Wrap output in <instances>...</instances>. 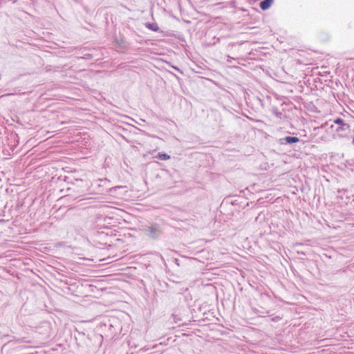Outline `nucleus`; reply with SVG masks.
I'll return each mask as SVG.
<instances>
[{
    "label": "nucleus",
    "instance_id": "423d86ee",
    "mask_svg": "<svg viewBox=\"0 0 354 354\" xmlns=\"http://www.w3.org/2000/svg\"><path fill=\"white\" fill-rule=\"evenodd\" d=\"M158 158L162 160H167L170 158V156L169 155H167V153H159L158 155Z\"/></svg>",
    "mask_w": 354,
    "mask_h": 354
},
{
    "label": "nucleus",
    "instance_id": "20e7f679",
    "mask_svg": "<svg viewBox=\"0 0 354 354\" xmlns=\"http://www.w3.org/2000/svg\"><path fill=\"white\" fill-rule=\"evenodd\" d=\"M283 140L288 144H291L298 142L299 139L297 137L286 136L283 138Z\"/></svg>",
    "mask_w": 354,
    "mask_h": 354
},
{
    "label": "nucleus",
    "instance_id": "f257e3e1",
    "mask_svg": "<svg viewBox=\"0 0 354 354\" xmlns=\"http://www.w3.org/2000/svg\"><path fill=\"white\" fill-rule=\"evenodd\" d=\"M350 132V125L343 124V126H338L333 135L334 139H341L346 138L348 136Z\"/></svg>",
    "mask_w": 354,
    "mask_h": 354
},
{
    "label": "nucleus",
    "instance_id": "0eeeda50",
    "mask_svg": "<svg viewBox=\"0 0 354 354\" xmlns=\"http://www.w3.org/2000/svg\"><path fill=\"white\" fill-rule=\"evenodd\" d=\"M334 123L337 124L338 126H343V124H348L347 123L344 122V120L342 118H337L334 120Z\"/></svg>",
    "mask_w": 354,
    "mask_h": 354
},
{
    "label": "nucleus",
    "instance_id": "39448f33",
    "mask_svg": "<svg viewBox=\"0 0 354 354\" xmlns=\"http://www.w3.org/2000/svg\"><path fill=\"white\" fill-rule=\"evenodd\" d=\"M146 27L153 31L157 32L159 30V27L157 24H146Z\"/></svg>",
    "mask_w": 354,
    "mask_h": 354
},
{
    "label": "nucleus",
    "instance_id": "f03ea898",
    "mask_svg": "<svg viewBox=\"0 0 354 354\" xmlns=\"http://www.w3.org/2000/svg\"><path fill=\"white\" fill-rule=\"evenodd\" d=\"M147 234L152 239L158 238L162 233L158 225L153 224L146 228Z\"/></svg>",
    "mask_w": 354,
    "mask_h": 354
},
{
    "label": "nucleus",
    "instance_id": "7ed1b4c3",
    "mask_svg": "<svg viewBox=\"0 0 354 354\" xmlns=\"http://www.w3.org/2000/svg\"><path fill=\"white\" fill-rule=\"evenodd\" d=\"M274 0H263L262 1L261 3H260V8L263 10H266L267 9H268L271 4L272 3Z\"/></svg>",
    "mask_w": 354,
    "mask_h": 354
}]
</instances>
